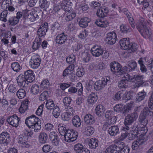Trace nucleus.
Masks as SVG:
<instances>
[{"mask_svg": "<svg viewBox=\"0 0 153 153\" xmlns=\"http://www.w3.org/2000/svg\"><path fill=\"white\" fill-rule=\"evenodd\" d=\"M58 130L60 134L64 136V140L68 142H73L77 138L78 134L77 132L73 129H67L66 128L61 125L58 126Z\"/></svg>", "mask_w": 153, "mask_h": 153, "instance_id": "nucleus-1", "label": "nucleus"}, {"mask_svg": "<svg viewBox=\"0 0 153 153\" xmlns=\"http://www.w3.org/2000/svg\"><path fill=\"white\" fill-rule=\"evenodd\" d=\"M25 123L28 128L34 129L35 132H38L41 129V123L40 119L35 115L27 117L25 120Z\"/></svg>", "mask_w": 153, "mask_h": 153, "instance_id": "nucleus-2", "label": "nucleus"}, {"mask_svg": "<svg viewBox=\"0 0 153 153\" xmlns=\"http://www.w3.org/2000/svg\"><path fill=\"white\" fill-rule=\"evenodd\" d=\"M141 114L146 117L153 116V91L152 92L148 101V107L144 108Z\"/></svg>", "mask_w": 153, "mask_h": 153, "instance_id": "nucleus-3", "label": "nucleus"}, {"mask_svg": "<svg viewBox=\"0 0 153 153\" xmlns=\"http://www.w3.org/2000/svg\"><path fill=\"white\" fill-rule=\"evenodd\" d=\"M140 106L135 108L133 113L128 114L125 118L124 124L125 126H129L138 117L137 112H139L141 109Z\"/></svg>", "mask_w": 153, "mask_h": 153, "instance_id": "nucleus-4", "label": "nucleus"}, {"mask_svg": "<svg viewBox=\"0 0 153 153\" xmlns=\"http://www.w3.org/2000/svg\"><path fill=\"white\" fill-rule=\"evenodd\" d=\"M146 24V21L141 20L136 25L137 29L141 35L145 38L150 36L149 29Z\"/></svg>", "mask_w": 153, "mask_h": 153, "instance_id": "nucleus-5", "label": "nucleus"}, {"mask_svg": "<svg viewBox=\"0 0 153 153\" xmlns=\"http://www.w3.org/2000/svg\"><path fill=\"white\" fill-rule=\"evenodd\" d=\"M110 78L109 77L102 78L101 80L97 81L94 84V89L97 91H99L107 84H110Z\"/></svg>", "mask_w": 153, "mask_h": 153, "instance_id": "nucleus-6", "label": "nucleus"}, {"mask_svg": "<svg viewBox=\"0 0 153 153\" xmlns=\"http://www.w3.org/2000/svg\"><path fill=\"white\" fill-rule=\"evenodd\" d=\"M41 62L40 56L37 54L33 56L30 62V66L33 69H36L39 67Z\"/></svg>", "mask_w": 153, "mask_h": 153, "instance_id": "nucleus-7", "label": "nucleus"}, {"mask_svg": "<svg viewBox=\"0 0 153 153\" xmlns=\"http://www.w3.org/2000/svg\"><path fill=\"white\" fill-rule=\"evenodd\" d=\"M63 9L64 10V14H65V19L67 21H70L74 19L76 16V13L74 11L72 10L70 8L67 7L63 6Z\"/></svg>", "mask_w": 153, "mask_h": 153, "instance_id": "nucleus-8", "label": "nucleus"}, {"mask_svg": "<svg viewBox=\"0 0 153 153\" xmlns=\"http://www.w3.org/2000/svg\"><path fill=\"white\" fill-rule=\"evenodd\" d=\"M110 67L111 71L116 74L117 75L121 76L125 73V72L122 71L123 68H121V65L118 63L116 62L112 63L110 65Z\"/></svg>", "mask_w": 153, "mask_h": 153, "instance_id": "nucleus-9", "label": "nucleus"}, {"mask_svg": "<svg viewBox=\"0 0 153 153\" xmlns=\"http://www.w3.org/2000/svg\"><path fill=\"white\" fill-rule=\"evenodd\" d=\"M10 134L7 132L4 131L0 134V144L6 146L10 142Z\"/></svg>", "mask_w": 153, "mask_h": 153, "instance_id": "nucleus-10", "label": "nucleus"}, {"mask_svg": "<svg viewBox=\"0 0 153 153\" xmlns=\"http://www.w3.org/2000/svg\"><path fill=\"white\" fill-rule=\"evenodd\" d=\"M65 108L64 110L66 111L63 113L61 115L62 119L65 121H68L73 116L74 110L73 108Z\"/></svg>", "mask_w": 153, "mask_h": 153, "instance_id": "nucleus-11", "label": "nucleus"}, {"mask_svg": "<svg viewBox=\"0 0 153 153\" xmlns=\"http://www.w3.org/2000/svg\"><path fill=\"white\" fill-rule=\"evenodd\" d=\"M19 120V118L16 114L8 117L7 120L9 124L16 128L18 126Z\"/></svg>", "mask_w": 153, "mask_h": 153, "instance_id": "nucleus-12", "label": "nucleus"}, {"mask_svg": "<svg viewBox=\"0 0 153 153\" xmlns=\"http://www.w3.org/2000/svg\"><path fill=\"white\" fill-rule=\"evenodd\" d=\"M42 12L41 10H33L27 16V18L31 22H34L38 19Z\"/></svg>", "mask_w": 153, "mask_h": 153, "instance_id": "nucleus-13", "label": "nucleus"}, {"mask_svg": "<svg viewBox=\"0 0 153 153\" xmlns=\"http://www.w3.org/2000/svg\"><path fill=\"white\" fill-rule=\"evenodd\" d=\"M48 23H45L42 25L39 28L37 33L38 36V38H41V37H44L48 29Z\"/></svg>", "mask_w": 153, "mask_h": 153, "instance_id": "nucleus-14", "label": "nucleus"}, {"mask_svg": "<svg viewBox=\"0 0 153 153\" xmlns=\"http://www.w3.org/2000/svg\"><path fill=\"white\" fill-rule=\"evenodd\" d=\"M67 37L68 35L64 33L58 34L56 37L55 42L59 45H62L67 41Z\"/></svg>", "mask_w": 153, "mask_h": 153, "instance_id": "nucleus-15", "label": "nucleus"}, {"mask_svg": "<svg viewBox=\"0 0 153 153\" xmlns=\"http://www.w3.org/2000/svg\"><path fill=\"white\" fill-rule=\"evenodd\" d=\"M137 63L134 60H131L128 62V67L124 66L123 68V70L122 71L125 72V73L126 72H129L134 71L137 67Z\"/></svg>", "mask_w": 153, "mask_h": 153, "instance_id": "nucleus-16", "label": "nucleus"}, {"mask_svg": "<svg viewBox=\"0 0 153 153\" xmlns=\"http://www.w3.org/2000/svg\"><path fill=\"white\" fill-rule=\"evenodd\" d=\"M117 39L116 33L114 32H110L107 34L105 40L108 44L112 45L116 42Z\"/></svg>", "mask_w": 153, "mask_h": 153, "instance_id": "nucleus-17", "label": "nucleus"}, {"mask_svg": "<svg viewBox=\"0 0 153 153\" xmlns=\"http://www.w3.org/2000/svg\"><path fill=\"white\" fill-rule=\"evenodd\" d=\"M16 80L18 85L20 87H24L28 84V82L25 76L23 74H19L17 77Z\"/></svg>", "mask_w": 153, "mask_h": 153, "instance_id": "nucleus-18", "label": "nucleus"}, {"mask_svg": "<svg viewBox=\"0 0 153 153\" xmlns=\"http://www.w3.org/2000/svg\"><path fill=\"white\" fill-rule=\"evenodd\" d=\"M91 52L93 56L98 57L103 54V51L101 47L94 45L91 49Z\"/></svg>", "mask_w": 153, "mask_h": 153, "instance_id": "nucleus-19", "label": "nucleus"}, {"mask_svg": "<svg viewBox=\"0 0 153 153\" xmlns=\"http://www.w3.org/2000/svg\"><path fill=\"white\" fill-rule=\"evenodd\" d=\"M24 76L28 82H32L35 80V75L33 71L31 70L25 71Z\"/></svg>", "mask_w": 153, "mask_h": 153, "instance_id": "nucleus-20", "label": "nucleus"}, {"mask_svg": "<svg viewBox=\"0 0 153 153\" xmlns=\"http://www.w3.org/2000/svg\"><path fill=\"white\" fill-rule=\"evenodd\" d=\"M18 142L19 144H21V147L23 148H28L30 146L29 143L26 141L24 136L22 135L19 136Z\"/></svg>", "mask_w": 153, "mask_h": 153, "instance_id": "nucleus-21", "label": "nucleus"}, {"mask_svg": "<svg viewBox=\"0 0 153 153\" xmlns=\"http://www.w3.org/2000/svg\"><path fill=\"white\" fill-rule=\"evenodd\" d=\"M130 43L129 38H124L122 39L119 42L121 48L124 50L129 49Z\"/></svg>", "mask_w": 153, "mask_h": 153, "instance_id": "nucleus-22", "label": "nucleus"}, {"mask_svg": "<svg viewBox=\"0 0 153 153\" xmlns=\"http://www.w3.org/2000/svg\"><path fill=\"white\" fill-rule=\"evenodd\" d=\"M84 121L86 124L88 125H91L95 123V118L94 116L91 114H87L84 116Z\"/></svg>", "mask_w": 153, "mask_h": 153, "instance_id": "nucleus-23", "label": "nucleus"}, {"mask_svg": "<svg viewBox=\"0 0 153 153\" xmlns=\"http://www.w3.org/2000/svg\"><path fill=\"white\" fill-rule=\"evenodd\" d=\"M109 10L107 7H101L97 10L96 14L98 17L103 18L106 16Z\"/></svg>", "mask_w": 153, "mask_h": 153, "instance_id": "nucleus-24", "label": "nucleus"}, {"mask_svg": "<svg viewBox=\"0 0 153 153\" xmlns=\"http://www.w3.org/2000/svg\"><path fill=\"white\" fill-rule=\"evenodd\" d=\"M144 61H146V58L141 57L140 58L138 61V64L140 65V70L143 73H146L147 71V69L144 65Z\"/></svg>", "mask_w": 153, "mask_h": 153, "instance_id": "nucleus-25", "label": "nucleus"}, {"mask_svg": "<svg viewBox=\"0 0 153 153\" xmlns=\"http://www.w3.org/2000/svg\"><path fill=\"white\" fill-rule=\"evenodd\" d=\"M108 132L111 136H115L119 134V129L118 126H112L108 128Z\"/></svg>", "mask_w": 153, "mask_h": 153, "instance_id": "nucleus-26", "label": "nucleus"}, {"mask_svg": "<svg viewBox=\"0 0 153 153\" xmlns=\"http://www.w3.org/2000/svg\"><path fill=\"white\" fill-rule=\"evenodd\" d=\"M99 141L95 138L90 139L89 141V146L91 149H96L99 145Z\"/></svg>", "mask_w": 153, "mask_h": 153, "instance_id": "nucleus-27", "label": "nucleus"}, {"mask_svg": "<svg viewBox=\"0 0 153 153\" xmlns=\"http://www.w3.org/2000/svg\"><path fill=\"white\" fill-rule=\"evenodd\" d=\"M72 121L73 125L75 127H79L81 125L82 121L78 115H76L73 117Z\"/></svg>", "mask_w": 153, "mask_h": 153, "instance_id": "nucleus-28", "label": "nucleus"}, {"mask_svg": "<svg viewBox=\"0 0 153 153\" xmlns=\"http://www.w3.org/2000/svg\"><path fill=\"white\" fill-rule=\"evenodd\" d=\"M120 150L115 144L110 146L106 149V152L109 153H119Z\"/></svg>", "mask_w": 153, "mask_h": 153, "instance_id": "nucleus-29", "label": "nucleus"}, {"mask_svg": "<svg viewBox=\"0 0 153 153\" xmlns=\"http://www.w3.org/2000/svg\"><path fill=\"white\" fill-rule=\"evenodd\" d=\"M30 102L27 100H25L22 102L21 106L19 109V112L21 114L25 113L27 110L28 107V105L29 103Z\"/></svg>", "mask_w": 153, "mask_h": 153, "instance_id": "nucleus-30", "label": "nucleus"}, {"mask_svg": "<svg viewBox=\"0 0 153 153\" xmlns=\"http://www.w3.org/2000/svg\"><path fill=\"white\" fill-rule=\"evenodd\" d=\"M143 140L142 139H138L132 143L131 148L133 150H137L140 147L142 144L143 143Z\"/></svg>", "mask_w": 153, "mask_h": 153, "instance_id": "nucleus-31", "label": "nucleus"}, {"mask_svg": "<svg viewBox=\"0 0 153 153\" xmlns=\"http://www.w3.org/2000/svg\"><path fill=\"white\" fill-rule=\"evenodd\" d=\"M95 24L98 27H105L108 25V23L107 20L100 19L96 20Z\"/></svg>", "mask_w": 153, "mask_h": 153, "instance_id": "nucleus-32", "label": "nucleus"}, {"mask_svg": "<svg viewBox=\"0 0 153 153\" xmlns=\"http://www.w3.org/2000/svg\"><path fill=\"white\" fill-rule=\"evenodd\" d=\"M147 94L144 90L139 92L137 95L135 100L137 102H139L144 100Z\"/></svg>", "mask_w": 153, "mask_h": 153, "instance_id": "nucleus-33", "label": "nucleus"}, {"mask_svg": "<svg viewBox=\"0 0 153 153\" xmlns=\"http://www.w3.org/2000/svg\"><path fill=\"white\" fill-rule=\"evenodd\" d=\"M98 99L97 96L95 93H93L90 94L88 97L87 101L91 104L95 103Z\"/></svg>", "mask_w": 153, "mask_h": 153, "instance_id": "nucleus-34", "label": "nucleus"}, {"mask_svg": "<svg viewBox=\"0 0 153 153\" xmlns=\"http://www.w3.org/2000/svg\"><path fill=\"white\" fill-rule=\"evenodd\" d=\"M105 117L106 118L109 119V120L114 122L116 120V117L114 115V112L112 111L108 110L105 113Z\"/></svg>", "mask_w": 153, "mask_h": 153, "instance_id": "nucleus-35", "label": "nucleus"}, {"mask_svg": "<svg viewBox=\"0 0 153 153\" xmlns=\"http://www.w3.org/2000/svg\"><path fill=\"white\" fill-rule=\"evenodd\" d=\"M91 21V19L87 17L82 18L79 22V26L83 28H85L88 25V23Z\"/></svg>", "mask_w": 153, "mask_h": 153, "instance_id": "nucleus-36", "label": "nucleus"}, {"mask_svg": "<svg viewBox=\"0 0 153 153\" xmlns=\"http://www.w3.org/2000/svg\"><path fill=\"white\" fill-rule=\"evenodd\" d=\"M48 138V136L45 132H41L39 136V141L40 143L45 144L47 142Z\"/></svg>", "mask_w": 153, "mask_h": 153, "instance_id": "nucleus-37", "label": "nucleus"}, {"mask_svg": "<svg viewBox=\"0 0 153 153\" xmlns=\"http://www.w3.org/2000/svg\"><path fill=\"white\" fill-rule=\"evenodd\" d=\"M72 99L71 97H66L62 99V102L65 106V108H73L70 105Z\"/></svg>", "mask_w": 153, "mask_h": 153, "instance_id": "nucleus-38", "label": "nucleus"}, {"mask_svg": "<svg viewBox=\"0 0 153 153\" xmlns=\"http://www.w3.org/2000/svg\"><path fill=\"white\" fill-rule=\"evenodd\" d=\"M63 6L66 7L64 5L59 6L58 4H54L53 6V10L55 12L59 13V14L62 16V15H64V10L62 8Z\"/></svg>", "mask_w": 153, "mask_h": 153, "instance_id": "nucleus-39", "label": "nucleus"}, {"mask_svg": "<svg viewBox=\"0 0 153 153\" xmlns=\"http://www.w3.org/2000/svg\"><path fill=\"white\" fill-rule=\"evenodd\" d=\"M120 31L124 33H127L131 32L132 29L129 25L127 24H122L120 25Z\"/></svg>", "mask_w": 153, "mask_h": 153, "instance_id": "nucleus-40", "label": "nucleus"}, {"mask_svg": "<svg viewBox=\"0 0 153 153\" xmlns=\"http://www.w3.org/2000/svg\"><path fill=\"white\" fill-rule=\"evenodd\" d=\"M42 39L39 38H36L33 42L32 48L34 50H36L39 48L41 44Z\"/></svg>", "mask_w": 153, "mask_h": 153, "instance_id": "nucleus-41", "label": "nucleus"}, {"mask_svg": "<svg viewBox=\"0 0 153 153\" xmlns=\"http://www.w3.org/2000/svg\"><path fill=\"white\" fill-rule=\"evenodd\" d=\"M16 95L19 99H22L26 96V91L23 88H20L16 92Z\"/></svg>", "mask_w": 153, "mask_h": 153, "instance_id": "nucleus-42", "label": "nucleus"}, {"mask_svg": "<svg viewBox=\"0 0 153 153\" xmlns=\"http://www.w3.org/2000/svg\"><path fill=\"white\" fill-rule=\"evenodd\" d=\"M104 111L103 106L101 105H97L95 108L96 113L99 117L101 116Z\"/></svg>", "mask_w": 153, "mask_h": 153, "instance_id": "nucleus-43", "label": "nucleus"}, {"mask_svg": "<svg viewBox=\"0 0 153 153\" xmlns=\"http://www.w3.org/2000/svg\"><path fill=\"white\" fill-rule=\"evenodd\" d=\"M54 101L51 100H48L47 101L46 103V107L49 110L53 109L56 106Z\"/></svg>", "mask_w": 153, "mask_h": 153, "instance_id": "nucleus-44", "label": "nucleus"}, {"mask_svg": "<svg viewBox=\"0 0 153 153\" xmlns=\"http://www.w3.org/2000/svg\"><path fill=\"white\" fill-rule=\"evenodd\" d=\"M19 22V20L15 16L10 18L8 20V24L9 25L14 26L17 25Z\"/></svg>", "mask_w": 153, "mask_h": 153, "instance_id": "nucleus-45", "label": "nucleus"}, {"mask_svg": "<svg viewBox=\"0 0 153 153\" xmlns=\"http://www.w3.org/2000/svg\"><path fill=\"white\" fill-rule=\"evenodd\" d=\"M40 91L39 85L37 84L33 85L30 88V91L33 94L36 95L38 94Z\"/></svg>", "mask_w": 153, "mask_h": 153, "instance_id": "nucleus-46", "label": "nucleus"}, {"mask_svg": "<svg viewBox=\"0 0 153 153\" xmlns=\"http://www.w3.org/2000/svg\"><path fill=\"white\" fill-rule=\"evenodd\" d=\"M39 6L44 10L46 9L49 6V3L47 0H39Z\"/></svg>", "mask_w": 153, "mask_h": 153, "instance_id": "nucleus-47", "label": "nucleus"}, {"mask_svg": "<svg viewBox=\"0 0 153 153\" xmlns=\"http://www.w3.org/2000/svg\"><path fill=\"white\" fill-rule=\"evenodd\" d=\"M146 117L141 115L140 114L139 118V121L141 125H143V126H146L148 123V120L146 118Z\"/></svg>", "mask_w": 153, "mask_h": 153, "instance_id": "nucleus-48", "label": "nucleus"}, {"mask_svg": "<svg viewBox=\"0 0 153 153\" xmlns=\"http://www.w3.org/2000/svg\"><path fill=\"white\" fill-rule=\"evenodd\" d=\"M129 129L130 128L129 126H124L123 127L122 131L123 132H124L122 133L121 135L123 138H125L128 136L129 134L128 131L129 130Z\"/></svg>", "mask_w": 153, "mask_h": 153, "instance_id": "nucleus-49", "label": "nucleus"}, {"mask_svg": "<svg viewBox=\"0 0 153 153\" xmlns=\"http://www.w3.org/2000/svg\"><path fill=\"white\" fill-rule=\"evenodd\" d=\"M134 103L131 101L124 106V113H126L129 112L131 108L133 106Z\"/></svg>", "mask_w": 153, "mask_h": 153, "instance_id": "nucleus-50", "label": "nucleus"}, {"mask_svg": "<svg viewBox=\"0 0 153 153\" xmlns=\"http://www.w3.org/2000/svg\"><path fill=\"white\" fill-rule=\"evenodd\" d=\"M11 67L14 71L16 72L19 71L21 68L20 66L17 62L12 63L11 64Z\"/></svg>", "mask_w": 153, "mask_h": 153, "instance_id": "nucleus-51", "label": "nucleus"}, {"mask_svg": "<svg viewBox=\"0 0 153 153\" xmlns=\"http://www.w3.org/2000/svg\"><path fill=\"white\" fill-rule=\"evenodd\" d=\"M128 82L127 81L122 79L118 83V86L120 88H126L128 87Z\"/></svg>", "mask_w": 153, "mask_h": 153, "instance_id": "nucleus-52", "label": "nucleus"}, {"mask_svg": "<svg viewBox=\"0 0 153 153\" xmlns=\"http://www.w3.org/2000/svg\"><path fill=\"white\" fill-rule=\"evenodd\" d=\"M53 109V115L54 117L57 118L60 115V109L58 106L56 105Z\"/></svg>", "mask_w": 153, "mask_h": 153, "instance_id": "nucleus-53", "label": "nucleus"}, {"mask_svg": "<svg viewBox=\"0 0 153 153\" xmlns=\"http://www.w3.org/2000/svg\"><path fill=\"white\" fill-rule=\"evenodd\" d=\"M147 128L143 126L141 128H139V130H137L136 132L138 133V134L143 136L147 133Z\"/></svg>", "mask_w": 153, "mask_h": 153, "instance_id": "nucleus-54", "label": "nucleus"}, {"mask_svg": "<svg viewBox=\"0 0 153 153\" xmlns=\"http://www.w3.org/2000/svg\"><path fill=\"white\" fill-rule=\"evenodd\" d=\"M76 59L75 56L74 55H72L68 56L66 59V61L67 63L70 64H73Z\"/></svg>", "mask_w": 153, "mask_h": 153, "instance_id": "nucleus-55", "label": "nucleus"}, {"mask_svg": "<svg viewBox=\"0 0 153 153\" xmlns=\"http://www.w3.org/2000/svg\"><path fill=\"white\" fill-rule=\"evenodd\" d=\"M72 0H63L62 2V5H64L67 8L71 9L72 5Z\"/></svg>", "mask_w": 153, "mask_h": 153, "instance_id": "nucleus-56", "label": "nucleus"}, {"mask_svg": "<svg viewBox=\"0 0 153 153\" xmlns=\"http://www.w3.org/2000/svg\"><path fill=\"white\" fill-rule=\"evenodd\" d=\"M76 92L78 91V95L80 96L82 94L83 87L82 83L79 82L77 84L76 88H75Z\"/></svg>", "mask_w": 153, "mask_h": 153, "instance_id": "nucleus-57", "label": "nucleus"}, {"mask_svg": "<svg viewBox=\"0 0 153 153\" xmlns=\"http://www.w3.org/2000/svg\"><path fill=\"white\" fill-rule=\"evenodd\" d=\"M84 146L81 143H77L74 146V149L76 153H79V151Z\"/></svg>", "mask_w": 153, "mask_h": 153, "instance_id": "nucleus-58", "label": "nucleus"}, {"mask_svg": "<svg viewBox=\"0 0 153 153\" xmlns=\"http://www.w3.org/2000/svg\"><path fill=\"white\" fill-rule=\"evenodd\" d=\"M114 142L116 145L118 147L120 150L124 147L126 146L124 143L123 142L117 140H115Z\"/></svg>", "mask_w": 153, "mask_h": 153, "instance_id": "nucleus-59", "label": "nucleus"}, {"mask_svg": "<svg viewBox=\"0 0 153 153\" xmlns=\"http://www.w3.org/2000/svg\"><path fill=\"white\" fill-rule=\"evenodd\" d=\"M133 95V92L129 91L128 92H126L125 93V94H124V97L125 99L129 100L132 98Z\"/></svg>", "mask_w": 153, "mask_h": 153, "instance_id": "nucleus-60", "label": "nucleus"}, {"mask_svg": "<svg viewBox=\"0 0 153 153\" xmlns=\"http://www.w3.org/2000/svg\"><path fill=\"white\" fill-rule=\"evenodd\" d=\"M138 48V46L137 44L130 43L129 46V49H128V50H129L132 51H137Z\"/></svg>", "mask_w": 153, "mask_h": 153, "instance_id": "nucleus-61", "label": "nucleus"}, {"mask_svg": "<svg viewBox=\"0 0 153 153\" xmlns=\"http://www.w3.org/2000/svg\"><path fill=\"white\" fill-rule=\"evenodd\" d=\"M82 59L85 62H88L91 59V55L87 52L84 53L82 55Z\"/></svg>", "mask_w": 153, "mask_h": 153, "instance_id": "nucleus-62", "label": "nucleus"}, {"mask_svg": "<svg viewBox=\"0 0 153 153\" xmlns=\"http://www.w3.org/2000/svg\"><path fill=\"white\" fill-rule=\"evenodd\" d=\"M54 128V126L52 124L48 123L45 125L44 129L47 131L50 132L53 130Z\"/></svg>", "mask_w": 153, "mask_h": 153, "instance_id": "nucleus-63", "label": "nucleus"}, {"mask_svg": "<svg viewBox=\"0 0 153 153\" xmlns=\"http://www.w3.org/2000/svg\"><path fill=\"white\" fill-rule=\"evenodd\" d=\"M16 86L13 84H10L8 87V89L9 91L13 93H15L17 91Z\"/></svg>", "mask_w": 153, "mask_h": 153, "instance_id": "nucleus-64", "label": "nucleus"}]
</instances>
